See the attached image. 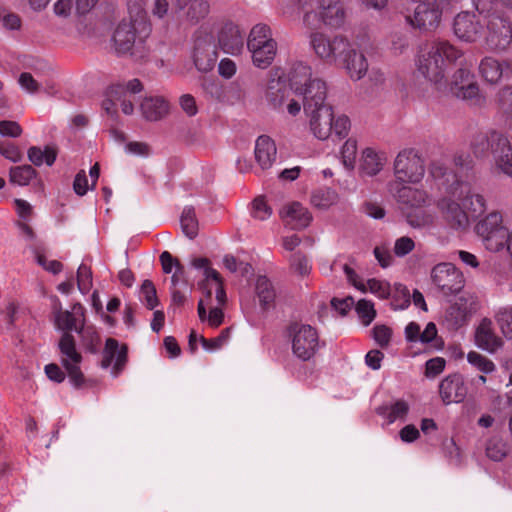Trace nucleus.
I'll return each instance as SVG.
<instances>
[{
  "label": "nucleus",
  "instance_id": "obj_37",
  "mask_svg": "<svg viewBox=\"0 0 512 512\" xmlns=\"http://www.w3.org/2000/svg\"><path fill=\"white\" fill-rule=\"evenodd\" d=\"M494 319L502 336L507 340H512V305L497 308L494 312Z\"/></svg>",
  "mask_w": 512,
  "mask_h": 512
},
{
  "label": "nucleus",
  "instance_id": "obj_40",
  "mask_svg": "<svg viewBox=\"0 0 512 512\" xmlns=\"http://www.w3.org/2000/svg\"><path fill=\"white\" fill-rule=\"evenodd\" d=\"M198 316L201 322H207L211 328H218L224 321V313L221 308H211L209 313L206 312V304L203 299L198 303Z\"/></svg>",
  "mask_w": 512,
  "mask_h": 512
},
{
  "label": "nucleus",
  "instance_id": "obj_25",
  "mask_svg": "<svg viewBox=\"0 0 512 512\" xmlns=\"http://www.w3.org/2000/svg\"><path fill=\"white\" fill-rule=\"evenodd\" d=\"M387 162L386 151L375 147H366L361 152L359 170L366 176H375L384 169Z\"/></svg>",
  "mask_w": 512,
  "mask_h": 512
},
{
  "label": "nucleus",
  "instance_id": "obj_53",
  "mask_svg": "<svg viewBox=\"0 0 512 512\" xmlns=\"http://www.w3.org/2000/svg\"><path fill=\"white\" fill-rule=\"evenodd\" d=\"M140 298L148 309H154L158 305V299L154 284L145 280L141 286Z\"/></svg>",
  "mask_w": 512,
  "mask_h": 512
},
{
  "label": "nucleus",
  "instance_id": "obj_60",
  "mask_svg": "<svg viewBox=\"0 0 512 512\" xmlns=\"http://www.w3.org/2000/svg\"><path fill=\"white\" fill-rule=\"evenodd\" d=\"M170 11L169 0H151L150 12L157 19H164Z\"/></svg>",
  "mask_w": 512,
  "mask_h": 512
},
{
  "label": "nucleus",
  "instance_id": "obj_58",
  "mask_svg": "<svg viewBox=\"0 0 512 512\" xmlns=\"http://www.w3.org/2000/svg\"><path fill=\"white\" fill-rule=\"evenodd\" d=\"M350 120L345 115H333V130L339 138H344L348 135V132L350 130Z\"/></svg>",
  "mask_w": 512,
  "mask_h": 512
},
{
  "label": "nucleus",
  "instance_id": "obj_41",
  "mask_svg": "<svg viewBox=\"0 0 512 512\" xmlns=\"http://www.w3.org/2000/svg\"><path fill=\"white\" fill-rule=\"evenodd\" d=\"M338 200L337 193L330 188H320L313 191L311 204L318 209H328Z\"/></svg>",
  "mask_w": 512,
  "mask_h": 512
},
{
  "label": "nucleus",
  "instance_id": "obj_45",
  "mask_svg": "<svg viewBox=\"0 0 512 512\" xmlns=\"http://www.w3.org/2000/svg\"><path fill=\"white\" fill-rule=\"evenodd\" d=\"M468 363L483 374H490L496 370V365L488 357L476 351L467 354Z\"/></svg>",
  "mask_w": 512,
  "mask_h": 512
},
{
  "label": "nucleus",
  "instance_id": "obj_39",
  "mask_svg": "<svg viewBox=\"0 0 512 512\" xmlns=\"http://www.w3.org/2000/svg\"><path fill=\"white\" fill-rule=\"evenodd\" d=\"M255 291L260 305L269 307L275 299V290L266 276H259L256 280Z\"/></svg>",
  "mask_w": 512,
  "mask_h": 512
},
{
  "label": "nucleus",
  "instance_id": "obj_49",
  "mask_svg": "<svg viewBox=\"0 0 512 512\" xmlns=\"http://www.w3.org/2000/svg\"><path fill=\"white\" fill-rule=\"evenodd\" d=\"M83 346L90 352H96L100 345V336L94 326H83L78 331Z\"/></svg>",
  "mask_w": 512,
  "mask_h": 512
},
{
  "label": "nucleus",
  "instance_id": "obj_50",
  "mask_svg": "<svg viewBox=\"0 0 512 512\" xmlns=\"http://www.w3.org/2000/svg\"><path fill=\"white\" fill-rule=\"evenodd\" d=\"M230 339V328H226L221 333L212 339H206L204 336H199V341L204 350L214 352L225 346Z\"/></svg>",
  "mask_w": 512,
  "mask_h": 512
},
{
  "label": "nucleus",
  "instance_id": "obj_13",
  "mask_svg": "<svg viewBox=\"0 0 512 512\" xmlns=\"http://www.w3.org/2000/svg\"><path fill=\"white\" fill-rule=\"evenodd\" d=\"M293 354L303 360L311 359L319 348V336L314 327L294 323L289 328Z\"/></svg>",
  "mask_w": 512,
  "mask_h": 512
},
{
  "label": "nucleus",
  "instance_id": "obj_46",
  "mask_svg": "<svg viewBox=\"0 0 512 512\" xmlns=\"http://www.w3.org/2000/svg\"><path fill=\"white\" fill-rule=\"evenodd\" d=\"M36 172L30 165L16 166L10 169V182L19 186H26L35 177Z\"/></svg>",
  "mask_w": 512,
  "mask_h": 512
},
{
  "label": "nucleus",
  "instance_id": "obj_6",
  "mask_svg": "<svg viewBox=\"0 0 512 512\" xmlns=\"http://www.w3.org/2000/svg\"><path fill=\"white\" fill-rule=\"evenodd\" d=\"M475 233L480 238L484 248L491 253L505 251L512 256V228L504 225V218L501 212L491 211L479 219L474 227ZM493 280L498 285L509 282L512 291V266L507 270H495Z\"/></svg>",
  "mask_w": 512,
  "mask_h": 512
},
{
  "label": "nucleus",
  "instance_id": "obj_44",
  "mask_svg": "<svg viewBox=\"0 0 512 512\" xmlns=\"http://www.w3.org/2000/svg\"><path fill=\"white\" fill-rule=\"evenodd\" d=\"M181 227L183 233L190 239H193L198 234V221L196 219L195 211L192 207H185L181 214Z\"/></svg>",
  "mask_w": 512,
  "mask_h": 512
},
{
  "label": "nucleus",
  "instance_id": "obj_36",
  "mask_svg": "<svg viewBox=\"0 0 512 512\" xmlns=\"http://www.w3.org/2000/svg\"><path fill=\"white\" fill-rule=\"evenodd\" d=\"M469 315L466 303L459 299L447 309L445 319L453 329H458L467 323Z\"/></svg>",
  "mask_w": 512,
  "mask_h": 512
},
{
  "label": "nucleus",
  "instance_id": "obj_11",
  "mask_svg": "<svg viewBox=\"0 0 512 512\" xmlns=\"http://www.w3.org/2000/svg\"><path fill=\"white\" fill-rule=\"evenodd\" d=\"M287 80L291 89L303 96V103L307 101L308 96H316L319 92L327 94V85L324 80L313 76L312 68L302 61L291 64Z\"/></svg>",
  "mask_w": 512,
  "mask_h": 512
},
{
  "label": "nucleus",
  "instance_id": "obj_34",
  "mask_svg": "<svg viewBox=\"0 0 512 512\" xmlns=\"http://www.w3.org/2000/svg\"><path fill=\"white\" fill-rule=\"evenodd\" d=\"M140 109L145 119L156 121L167 113L168 105L161 97H146L142 101Z\"/></svg>",
  "mask_w": 512,
  "mask_h": 512
},
{
  "label": "nucleus",
  "instance_id": "obj_52",
  "mask_svg": "<svg viewBox=\"0 0 512 512\" xmlns=\"http://www.w3.org/2000/svg\"><path fill=\"white\" fill-rule=\"evenodd\" d=\"M356 313L364 326H368L376 317V310L373 302L369 300H359L355 306Z\"/></svg>",
  "mask_w": 512,
  "mask_h": 512
},
{
  "label": "nucleus",
  "instance_id": "obj_61",
  "mask_svg": "<svg viewBox=\"0 0 512 512\" xmlns=\"http://www.w3.org/2000/svg\"><path fill=\"white\" fill-rule=\"evenodd\" d=\"M13 203L18 217L24 222L29 221L33 214L32 205L24 199H14Z\"/></svg>",
  "mask_w": 512,
  "mask_h": 512
},
{
  "label": "nucleus",
  "instance_id": "obj_29",
  "mask_svg": "<svg viewBox=\"0 0 512 512\" xmlns=\"http://www.w3.org/2000/svg\"><path fill=\"white\" fill-rule=\"evenodd\" d=\"M254 155L262 170L271 168L277 158V148L274 140L267 135L259 136L255 142Z\"/></svg>",
  "mask_w": 512,
  "mask_h": 512
},
{
  "label": "nucleus",
  "instance_id": "obj_48",
  "mask_svg": "<svg viewBox=\"0 0 512 512\" xmlns=\"http://www.w3.org/2000/svg\"><path fill=\"white\" fill-rule=\"evenodd\" d=\"M209 8L206 0H191L185 8V16L187 20L197 22L209 13Z\"/></svg>",
  "mask_w": 512,
  "mask_h": 512
},
{
  "label": "nucleus",
  "instance_id": "obj_63",
  "mask_svg": "<svg viewBox=\"0 0 512 512\" xmlns=\"http://www.w3.org/2000/svg\"><path fill=\"white\" fill-rule=\"evenodd\" d=\"M392 331L385 325H376L373 328V338L382 347L390 342Z\"/></svg>",
  "mask_w": 512,
  "mask_h": 512
},
{
  "label": "nucleus",
  "instance_id": "obj_33",
  "mask_svg": "<svg viewBox=\"0 0 512 512\" xmlns=\"http://www.w3.org/2000/svg\"><path fill=\"white\" fill-rule=\"evenodd\" d=\"M410 407L408 402L403 399H397L384 404L377 409L380 416L385 418L389 424L396 421H405Z\"/></svg>",
  "mask_w": 512,
  "mask_h": 512
},
{
  "label": "nucleus",
  "instance_id": "obj_15",
  "mask_svg": "<svg viewBox=\"0 0 512 512\" xmlns=\"http://www.w3.org/2000/svg\"><path fill=\"white\" fill-rule=\"evenodd\" d=\"M309 38L315 55L327 64L337 63L340 55L348 49V39L340 35L330 38L322 32H312Z\"/></svg>",
  "mask_w": 512,
  "mask_h": 512
},
{
  "label": "nucleus",
  "instance_id": "obj_9",
  "mask_svg": "<svg viewBox=\"0 0 512 512\" xmlns=\"http://www.w3.org/2000/svg\"><path fill=\"white\" fill-rule=\"evenodd\" d=\"M327 94L308 96L303 103L311 133L319 140H326L333 130V107L326 101Z\"/></svg>",
  "mask_w": 512,
  "mask_h": 512
},
{
  "label": "nucleus",
  "instance_id": "obj_32",
  "mask_svg": "<svg viewBox=\"0 0 512 512\" xmlns=\"http://www.w3.org/2000/svg\"><path fill=\"white\" fill-rule=\"evenodd\" d=\"M121 106V110L124 114L130 115L134 111L132 97L127 96V93L123 92L120 85L113 86L109 89L107 99L103 102V108L107 113L112 114L115 112L117 105Z\"/></svg>",
  "mask_w": 512,
  "mask_h": 512
},
{
  "label": "nucleus",
  "instance_id": "obj_20",
  "mask_svg": "<svg viewBox=\"0 0 512 512\" xmlns=\"http://www.w3.org/2000/svg\"><path fill=\"white\" fill-rule=\"evenodd\" d=\"M432 280L445 294L459 291L463 286L462 273L451 263L436 265L431 273Z\"/></svg>",
  "mask_w": 512,
  "mask_h": 512
},
{
  "label": "nucleus",
  "instance_id": "obj_10",
  "mask_svg": "<svg viewBox=\"0 0 512 512\" xmlns=\"http://www.w3.org/2000/svg\"><path fill=\"white\" fill-rule=\"evenodd\" d=\"M247 49L255 67L268 68L277 54V42L272 37L270 27L265 24L255 25L248 35Z\"/></svg>",
  "mask_w": 512,
  "mask_h": 512
},
{
  "label": "nucleus",
  "instance_id": "obj_3",
  "mask_svg": "<svg viewBox=\"0 0 512 512\" xmlns=\"http://www.w3.org/2000/svg\"><path fill=\"white\" fill-rule=\"evenodd\" d=\"M128 19L116 26L112 35V46L119 55H130L136 60L149 53L146 40L152 27L145 10L146 0H126Z\"/></svg>",
  "mask_w": 512,
  "mask_h": 512
},
{
  "label": "nucleus",
  "instance_id": "obj_16",
  "mask_svg": "<svg viewBox=\"0 0 512 512\" xmlns=\"http://www.w3.org/2000/svg\"><path fill=\"white\" fill-rule=\"evenodd\" d=\"M483 38L491 49H506L512 42V26L510 21L498 14L485 19Z\"/></svg>",
  "mask_w": 512,
  "mask_h": 512
},
{
  "label": "nucleus",
  "instance_id": "obj_21",
  "mask_svg": "<svg viewBox=\"0 0 512 512\" xmlns=\"http://www.w3.org/2000/svg\"><path fill=\"white\" fill-rule=\"evenodd\" d=\"M338 267H340L343 270L347 280L360 291L366 292L368 290L370 293L374 294L380 299H386L391 295V287L387 281L373 278L369 279L366 282V284H364L357 280L356 273L347 264H343L342 266H340L337 262H334L331 266V269L333 271H336Z\"/></svg>",
  "mask_w": 512,
  "mask_h": 512
},
{
  "label": "nucleus",
  "instance_id": "obj_35",
  "mask_svg": "<svg viewBox=\"0 0 512 512\" xmlns=\"http://www.w3.org/2000/svg\"><path fill=\"white\" fill-rule=\"evenodd\" d=\"M510 451L509 443L500 436L490 437L485 445V454L487 458L494 462L504 460Z\"/></svg>",
  "mask_w": 512,
  "mask_h": 512
},
{
  "label": "nucleus",
  "instance_id": "obj_31",
  "mask_svg": "<svg viewBox=\"0 0 512 512\" xmlns=\"http://www.w3.org/2000/svg\"><path fill=\"white\" fill-rule=\"evenodd\" d=\"M482 77L489 83H497L511 73V65L506 61H499L493 57L484 58L479 66Z\"/></svg>",
  "mask_w": 512,
  "mask_h": 512
},
{
  "label": "nucleus",
  "instance_id": "obj_38",
  "mask_svg": "<svg viewBox=\"0 0 512 512\" xmlns=\"http://www.w3.org/2000/svg\"><path fill=\"white\" fill-rule=\"evenodd\" d=\"M57 157L56 149L52 146L31 147L28 150L29 160L36 166L46 164L47 166L53 165Z\"/></svg>",
  "mask_w": 512,
  "mask_h": 512
},
{
  "label": "nucleus",
  "instance_id": "obj_1",
  "mask_svg": "<svg viewBox=\"0 0 512 512\" xmlns=\"http://www.w3.org/2000/svg\"><path fill=\"white\" fill-rule=\"evenodd\" d=\"M426 173L425 160L421 152L415 148L400 150L393 161V180L388 184V191L407 212L408 223L414 228L431 226L434 221L432 214L420 210L430 203L427 192L417 187Z\"/></svg>",
  "mask_w": 512,
  "mask_h": 512
},
{
  "label": "nucleus",
  "instance_id": "obj_51",
  "mask_svg": "<svg viewBox=\"0 0 512 512\" xmlns=\"http://www.w3.org/2000/svg\"><path fill=\"white\" fill-rule=\"evenodd\" d=\"M357 155V141L349 138L345 141L341 148L342 163L345 168L352 170L355 167Z\"/></svg>",
  "mask_w": 512,
  "mask_h": 512
},
{
  "label": "nucleus",
  "instance_id": "obj_2",
  "mask_svg": "<svg viewBox=\"0 0 512 512\" xmlns=\"http://www.w3.org/2000/svg\"><path fill=\"white\" fill-rule=\"evenodd\" d=\"M429 172L438 189L445 193L437 201V208L450 227L464 230L470 223L469 214L478 216L486 211L485 197L473 193L470 182L454 172H448L441 161H433Z\"/></svg>",
  "mask_w": 512,
  "mask_h": 512
},
{
  "label": "nucleus",
  "instance_id": "obj_5",
  "mask_svg": "<svg viewBox=\"0 0 512 512\" xmlns=\"http://www.w3.org/2000/svg\"><path fill=\"white\" fill-rule=\"evenodd\" d=\"M53 315L55 327L63 331L59 341L62 365L71 384L80 387L84 383V375L80 368L82 356L77 351L74 337L69 331L74 330L78 333L85 322V310L79 303L74 304L71 311L62 310L58 302L54 307Z\"/></svg>",
  "mask_w": 512,
  "mask_h": 512
},
{
  "label": "nucleus",
  "instance_id": "obj_55",
  "mask_svg": "<svg viewBox=\"0 0 512 512\" xmlns=\"http://www.w3.org/2000/svg\"><path fill=\"white\" fill-rule=\"evenodd\" d=\"M77 284L82 294L88 293L92 288V272L85 264H81L78 268Z\"/></svg>",
  "mask_w": 512,
  "mask_h": 512
},
{
  "label": "nucleus",
  "instance_id": "obj_64",
  "mask_svg": "<svg viewBox=\"0 0 512 512\" xmlns=\"http://www.w3.org/2000/svg\"><path fill=\"white\" fill-rule=\"evenodd\" d=\"M19 85L28 93L34 94L40 90V84L30 73L24 72L19 76Z\"/></svg>",
  "mask_w": 512,
  "mask_h": 512
},
{
  "label": "nucleus",
  "instance_id": "obj_54",
  "mask_svg": "<svg viewBox=\"0 0 512 512\" xmlns=\"http://www.w3.org/2000/svg\"><path fill=\"white\" fill-rule=\"evenodd\" d=\"M392 306L394 309H405L410 304V294L406 286L395 284L392 297Z\"/></svg>",
  "mask_w": 512,
  "mask_h": 512
},
{
  "label": "nucleus",
  "instance_id": "obj_23",
  "mask_svg": "<svg viewBox=\"0 0 512 512\" xmlns=\"http://www.w3.org/2000/svg\"><path fill=\"white\" fill-rule=\"evenodd\" d=\"M338 61L341 62L346 73L352 80L362 79L368 71V61L360 50H357L352 43L348 41V49L340 55Z\"/></svg>",
  "mask_w": 512,
  "mask_h": 512
},
{
  "label": "nucleus",
  "instance_id": "obj_26",
  "mask_svg": "<svg viewBox=\"0 0 512 512\" xmlns=\"http://www.w3.org/2000/svg\"><path fill=\"white\" fill-rule=\"evenodd\" d=\"M218 42L225 53L239 55L244 46V38L239 26L232 22L224 24L219 32Z\"/></svg>",
  "mask_w": 512,
  "mask_h": 512
},
{
  "label": "nucleus",
  "instance_id": "obj_14",
  "mask_svg": "<svg viewBox=\"0 0 512 512\" xmlns=\"http://www.w3.org/2000/svg\"><path fill=\"white\" fill-rule=\"evenodd\" d=\"M191 266L196 269L201 280L198 281L197 285L207 298H211L212 293H215L217 303L222 305L226 302V293L223 288L222 278L220 274L210 266V262L207 258L198 257L191 261Z\"/></svg>",
  "mask_w": 512,
  "mask_h": 512
},
{
  "label": "nucleus",
  "instance_id": "obj_19",
  "mask_svg": "<svg viewBox=\"0 0 512 512\" xmlns=\"http://www.w3.org/2000/svg\"><path fill=\"white\" fill-rule=\"evenodd\" d=\"M475 345L490 354L496 353L504 346L503 336L497 334L492 319L483 317L475 326Z\"/></svg>",
  "mask_w": 512,
  "mask_h": 512
},
{
  "label": "nucleus",
  "instance_id": "obj_57",
  "mask_svg": "<svg viewBox=\"0 0 512 512\" xmlns=\"http://www.w3.org/2000/svg\"><path fill=\"white\" fill-rule=\"evenodd\" d=\"M271 215V208L267 205L263 197H258L253 201L252 216L259 220H265Z\"/></svg>",
  "mask_w": 512,
  "mask_h": 512
},
{
  "label": "nucleus",
  "instance_id": "obj_56",
  "mask_svg": "<svg viewBox=\"0 0 512 512\" xmlns=\"http://www.w3.org/2000/svg\"><path fill=\"white\" fill-rule=\"evenodd\" d=\"M291 268L294 273L304 277L307 276L311 271V265L306 257L300 254H294L291 257Z\"/></svg>",
  "mask_w": 512,
  "mask_h": 512
},
{
  "label": "nucleus",
  "instance_id": "obj_7",
  "mask_svg": "<svg viewBox=\"0 0 512 512\" xmlns=\"http://www.w3.org/2000/svg\"><path fill=\"white\" fill-rule=\"evenodd\" d=\"M314 0H278L277 9L287 19H296L304 12L303 24L307 28L321 22L330 28H341L346 21V10L340 0H320L317 11L312 10Z\"/></svg>",
  "mask_w": 512,
  "mask_h": 512
},
{
  "label": "nucleus",
  "instance_id": "obj_4",
  "mask_svg": "<svg viewBox=\"0 0 512 512\" xmlns=\"http://www.w3.org/2000/svg\"><path fill=\"white\" fill-rule=\"evenodd\" d=\"M464 52L446 39H434L419 46L414 58L417 72L437 89L446 88L449 69L463 65Z\"/></svg>",
  "mask_w": 512,
  "mask_h": 512
},
{
  "label": "nucleus",
  "instance_id": "obj_30",
  "mask_svg": "<svg viewBox=\"0 0 512 512\" xmlns=\"http://www.w3.org/2000/svg\"><path fill=\"white\" fill-rule=\"evenodd\" d=\"M281 217L286 225L292 229L305 228L312 220L308 209L298 202L287 204L281 211Z\"/></svg>",
  "mask_w": 512,
  "mask_h": 512
},
{
  "label": "nucleus",
  "instance_id": "obj_17",
  "mask_svg": "<svg viewBox=\"0 0 512 512\" xmlns=\"http://www.w3.org/2000/svg\"><path fill=\"white\" fill-rule=\"evenodd\" d=\"M453 33L462 42L472 43L484 36L485 21L473 12L462 11L453 19Z\"/></svg>",
  "mask_w": 512,
  "mask_h": 512
},
{
  "label": "nucleus",
  "instance_id": "obj_22",
  "mask_svg": "<svg viewBox=\"0 0 512 512\" xmlns=\"http://www.w3.org/2000/svg\"><path fill=\"white\" fill-rule=\"evenodd\" d=\"M492 141L496 145L492 151L496 170L512 178V146L509 139L503 133H493Z\"/></svg>",
  "mask_w": 512,
  "mask_h": 512
},
{
  "label": "nucleus",
  "instance_id": "obj_47",
  "mask_svg": "<svg viewBox=\"0 0 512 512\" xmlns=\"http://www.w3.org/2000/svg\"><path fill=\"white\" fill-rule=\"evenodd\" d=\"M472 4L479 14L484 15L485 19L498 14L500 7L506 9L507 12L512 14L501 0H472Z\"/></svg>",
  "mask_w": 512,
  "mask_h": 512
},
{
  "label": "nucleus",
  "instance_id": "obj_24",
  "mask_svg": "<svg viewBox=\"0 0 512 512\" xmlns=\"http://www.w3.org/2000/svg\"><path fill=\"white\" fill-rule=\"evenodd\" d=\"M439 394L444 404L462 402L467 395V387L460 374L445 377L439 384Z\"/></svg>",
  "mask_w": 512,
  "mask_h": 512
},
{
  "label": "nucleus",
  "instance_id": "obj_28",
  "mask_svg": "<svg viewBox=\"0 0 512 512\" xmlns=\"http://www.w3.org/2000/svg\"><path fill=\"white\" fill-rule=\"evenodd\" d=\"M192 57L197 70L208 72L215 66L217 52L209 40L198 39L195 41Z\"/></svg>",
  "mask_w": 512,
  "mask_h": 512
},
{
  "label": "nucleus",
  "instance_id": "obj_43",
  "mask_svg": "<svg viewBox=\"0 0 512 512\" xmlns=\"http://www.w3.org/2000/svg\"><path fill=\"white\" fill-rule=\"evenodd\" d=\"M497 107L499 114L512 124V87H503L497 95Z\"/></svg>",
  "mask_w": 512,
  "mask_h": 512
},
{
  "label": "nucleus",
  "instance_id": "obj_62",
  "mask_svg": "<svg viewBox=\"0 0 512 512\" xmlns=\"http://www.w3.org/2000/svg\"><path fill=\"white\" fill-rule=\"evenodd\" d=\"M415 247V243L412 238L403 236L395 241L394 252L397 256L403 257L410 253Z\"/></svg>",
  "mask_w": 512,
  "mask_h": 512
},
{
  "label": "nucleus",
  "instance_id": "obj_12",
  "mask_svg": "<svg viewBox=\"0 0 512 512\" xmlns=\"http://www.w3.org/2000/svg\"><path fill=\"white\" fill-rule=\"evenodd\" d=\"M415 4L413 13L406 16L410 26L424 32L435 31L442 19L443 7L439 0H410Z\"/></svg>",
  "mask_w": 512,
  "mask_h": 512
},
{
  "label": "nucleus",
  "instance_id": "obj_59",
  "mask_svg": "<svg viewBox=\"0 0 512 512\" xmlns=\"http://www.w3.org/2000/svg\"><path fill=\"white\" fill-rule=\"evenodd\" d=\"M125 152L134 156L147 157L151 154V147L145 142L131 141L125 145Z\"/></svg>",
  "mask_w": 512,
  "mask_h": 512
},
{
  "label": "nucleus",
  "instance_id": "obj_8",
  "mask_svg": "<svg viewBox=\"0 0 512 512\" xmlns=\"http://www.w3.org/2000/svg\"><path fill=\"white\" fill-rule=\"evenodd\" d=\"M264 99L270 109L278 113H287L291 117L299 115L303 107V102L290 97L280 68H274L268 73Z\"/></svg>",
  "mask_w": 512,
  "mask_h": 512
},
{
  "label": "nucleus",
  "instance_id": "obj_18",
  "mask_svg": "<svg viewBox=\"0 0 512 512\" xmlns=\"http://www.w3.org/2000/svg\"><path fill=\"white\" fill-rule=\"evenodd\" d=\"M472 74L466 66L459 67L453 74L451 80H448L446 88L441 90H449L456 97L479 102V87L472 81Z\"/></svg>",
  "mask_w": 512,
  "mask_h": 512
},
{
  "label": "nucleus",
  "instance_id": "obj_42",
  "mask_svg": "<svg viewBox=\"0 0 512 512\" xmlns=\"http://www.w3.org/2000/svg\"><path fill=\"white\" fill-rule=\"evenodd\" d=\"M493 133L499 132L496 130H491L487 134H478L474 137L471 143V148L477 158L486 156L489 150L492 152L495 148L496 145H494V141H492Z\"/></svg>",
  "mask_w": 512,
  "mask_h": 512
},
{
  "label": "nucleus",
  "instance_id": "obj_27",
  "mask_svg": "<svg viewBox=\"0 0 512 512\" xmlns=\"http://www.w3.org/2000/svg\"><path fill=\"white\" fill-rule=\"evenodd\" d=\"M127 361V347L125 345H119L118 341L113 338L106 340L102 367L108 368L112 366V374L117 376L124 368Z\"/></svg>",
  "mask_w": 512,
  "mask_h": 512
}]
</instances>
